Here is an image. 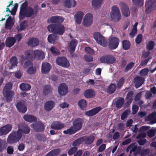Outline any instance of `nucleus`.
Listing matches in <instances>:
<instances>
[{"mask_svg": "<svg viewBox=\"0 0 156 156\" xmlns=\"http://www.w3.org/2000/svg\"><path fill=\"white\" fill-rule=\"evenodd\" d=\"M155 45L154 42L152 41H150L146 45V48L149 51H151L153 49Z\"/></svg>", "mask_w": 156, "mask_h": 156, "instance_id": "obj_47", "label": "nucleus"}, {"mask_svg": "<svg viewBox=\"0 0 156 156\" xmlns=\"http://www.w3.org/2000/svg\"><path fill=\"white\" fill-rule=\"evenodd\" d=\"M23 118L26 121L31 122L37 121V119L35 117L30 115H25Z\"/></svg>", "mask_w": 156, "mask_h": 156, "instance_id": "obj_33", "label": "nucleus"}, {"mask_svg": "<svg viewBox=\"0 0 156 156\" xmlns=\"http://www.w3.org/2000/svg\"><path fill=\"white\" fill-rule=\"evenodd\" d=\"M12 20L11 16H9L7 19L5 24V27L8 28V27L12 26Z\"/></svg>", "mask_w": 156, "mask_h": 156, "instance_id": "obj_55", "label": "nucleus"}, {"mask_svg": "<svg viewBox=\"0 0 156 156\" xmlns=\"http://www.w3.org/2000/svg\"><path fill=\"white\" fill-rule=\"evenodd\" d=\"M34 60L36 58L43 59L45 57L44 52L41 51L36 50H34Z\"/></svg>", "mask_w": 156, "mask_h": 156, "instance_id": "obj_28", "label": "nucleus"}, {"mask_svg": "<svg viewBox=\"0 0 156 156\" xmlns=\"http://www.w3.org/2000/svg\"><path fill=\"white\" fill-rule=\"evenodd\" d=\"M77 148L76 147H73L69 150L68 154L69 156H72L77 151Z\"/></svg>", "mask_w": 156, "mask_h": 156, "instance_id": "obj_51", "label": "nucleus"}, {"mask_svg": "<svg viewBox=\"0 0 156 156\" xmlns=\"http://www.w3.org/2000/svg\"><path fill=\"white\" fill-rule=\"evenodd\" d=\"M31 127L35 131L37 132L43 131L45 129L44 125L41 122L39 121L33 124Z\"/></svg>", "mask_w": 156, "mask_h": 156, "instance_id": "obj_13", "label": "nucleus"}, {"mask_svg": "<svg viewBox=\"0 0 156 156\" xmlns=\"http://www.w3.org/2000/svg\"><path fill=\"white\" fill-rule=\"evenodd\" d=\"M95 95L94 91L91 89L86 90L84 93V96L88 98H91Z\"/></svg>", "mask_w": 156, "mask_h": 156, "instance_id": "obj_36", "label": "nucleus"}, {"mask_svg": "<svg viewBox=\"0 0 156 156\" xmlns=\"http://www.w3.org/2000/svg\"><path fill=\"white\" fill-rule=\"evenodd\" d=\"M61 24H51L48 26L47 29L50 32L53 33L56 35H62L65 31V28Z\"/></svg>", "mask_w": 156, "mask_h": 156, "instance_id": "obj_4", "label": "nucleus"}, {"mask_svg": "<svg viewBox=\"0 0 156 156\" xmlns=\"http://www.w3.org/2000/svg\"><path fill=\"white\" fill-rule=\"evenodd\" d=\"M56 62L58 65L65 68H68L70 66L69 62L64 57H58L56 59Z\"/></svg>", "mask_w": 156, "mask_h": 156, "instance_id": "obj_9", "label": "nucleus"}, {"mask_svg": "<svg viewBox=\"0 0 156 156\" xmlns=\"http://www.w3.org/2000/svg\"><path fill=\"white\" fill-rule=\"evenodd\" d=\"M133 3L136 6H141L144 4L143 0H132Z\"/></svg>", "mask_w": 156, "mask_h": 156, "instance_id": "obj_49", "label": "nucleus"}, {"mask_svg": "<svg viewBox=\"0 0 156 156\" xmlns=\"http://www.w3.org/2000/svg\"><path fill=\"white\" fill-rule=\"evenodd\" d=\"M156 133V129H150L147 132V136L150 137H152L154 136Z\"/></svg>", "mask_w": 156, "mask_h": 156, "instance_id": "obj_54", "label": "nucleus"}, {"mask_svg": "<svg viewBox=\"0 0 156 156\" xmlns=\"http://www.w3.org/2000/svg\"><path fill=\"white\" fill-rule=\"evenodd\" d=\"M103 0H92V5L94 8L101 7V2Z\"/></svg>", "mask_w": 156, "mask_h": 156, "instance_id": "obj_42", "label": "nucleus"}, {"mask_svg": "<svg viewBox=\"0 0 156 156\" xmlns=\"http://www.w3.org/2000/svg\"><path fill=\"white\" fill-rule=\"evenodd\" d=\"M124 78L123 77L121 78L117 83V87L118 88H121L123 85V83L125 81Z\"/></svg>", "mask_w": 156, "mask_h": 156, "instance_id": "obj_52", "label": "nucleus"}, {"mask_svg": "<svg viewBox=\"0 0 156 156\" xmlns=\"http://www.w3.org/2000/svg\"><path fill=\"white\" fill-rule=\"evenodd\" d=\"M61 149L60 148H57L51 151L48 153L46 156H57L60 153Z\"/></svg>", "mask_w": 156, "mask_h": 156, "instance_id": "obj_34", "label": "nucleus"}, {"mask_svg": "<svg viewBox=\"0 0 156 156\" xmlns=\"http://www.w3.org/2000/svg\"><path fill=\"white\" fill-rule=\"evenodd\" d=\"M53 88L51 86L49 85H45L43 87V92L45 95L52 93Z\"/></svg>", "mask_w": 156, "mask_h": 156, "instance_id": "obj_32", "label": "nucleus"}, {"mask_svg": "<svg viewBox=\"0 0 156 156\" xmlns=\"http://www.w3.org/2000/svg\"><path fill=\"white\" fill-rule=\"evenodd\" d=\"M130 111L129 110H126L122 114L121 117V119L122 120H124L126 119L128 115L129 114Z\"/></svg>", "mask_w": 156, "mask_h": 156, "instance_id": "obj_53", "label": "nucleus"}, {"mask_svg": "<svg viewBox=\"0 0 156 156\" xmlns=\"http://www.w3.org/2000/svg\"><path fill=\"white\" fill-rule=\"evenodd\" d=\"M27 73L30 74H34L36 72V68L35 67L30 66L27 69Z\"/></svg>", "mask_w": 156, "mask_h": 156, "instance_id": "obj_48", "label": "nucleus"}, {"mask_svg": "<svg viewBox=\"0 0 156 156\" xmlns=\"http://www.w3.org/2000/svg\"><path fill=\"white\" fill-rule=\"evenodd\" d=\"M28 3L27 1L23 3L20 7L19 14L20 20H22L25 17H35L37 15L40 9L39 6L37 4L34 6V9L30 7H28Z\"/></svg>", "mask_w": 156, "mask_h": 156, "instance_id": "obj_2", "label": "nucleus"}, {"mask_svg": "<svg viewBox=\"0 0 156 156\" xmlns=\"http://www.w3.org/2000/svg\"><path fill=\"white\" fill-rule=\"evenodd\" d=\"M10 62L11 64V66L10 69H12L13 68L17 66V59L16 57L13 56L10 59Z\"/></svg>", "mask_w": 156, "mask_h": 156, "instance_id": "obj_39", "label": "nucleus"}, {"mask_svg": "<svg viewBox=\"0 0 156 156\" xmlns=\"http://www.w3.org/2000/svg\"><path fill=\"white\" fill-rule=\"evenodd\" d=\"M7 153L9 154H12L14 151L13 147L12 146H9L7 149Z\"/></svg>", "mask_w": 156, "mask_h": 156, "instance_id": "obj_61", "label": "nucleus"}, {"mask_svg": "<svg viewBox=\"0 0 156 156\" xmlns=\"http://www.w3.org/2000/svg\"><path fill=\"white\" fill-rule=\"evenodd\" d=\"M116 86L115 84L111 83L108 87L107 90V93L112 94L114 93L116 89Z\"/></svg>", "mask_w": 156, "mask_h": 156, "instance_id": "obj_37", "label": "nucleus"}, {"mask_svg": "<svg viewBox=\"0 0 156 156\" xmlns=\"http://www.w3.org/2000/svg\"><path fill=\"white\" fill-rule=\"evenodd\" d=\"M16 107L19 112L23 113H25L27 110V107L23 103L21 102H18L17 103Z\"/></svg>", "mask_w": 156, "mask_h": 156, "instance_id": "obj_22", "label": "nucleus"}, {"mask_svg": "<svg viewBox=\"0 0 156 156\" xmlns=\"http://www.w3.org/2000/svg\"><path fill=\"white\" fill-rule=\"evenodd\" d=\"M119 42V41L118 38L112 37L109 41L108 46L111 50L115 49L118 47Z\"/></svg>", "mask_w": 156, "mask_h": 156, "instance_id": "obj_11", "label": "nucleus"}, {"mask_svg": "<svg viewBox=\"0 0 156 156\" xmlns=\"http://www.w3.org/2000/svg\"><path fill=\"white\" fill-rule=\"evenodd\" d=\"M134 65V63L133 62H131L128 63L124 69V72H128L129 70L131 69Z\"/></svg>", "mask_w": 156, "mask_h": 156, "instance_id": "obj_50", "label": "nucleus"}, {"mask_svg": "<svg viewBox=\"0 0 156 156\" xmlns=\"http://www.w3.org/2000/svg\"><path fill=\"white\" fill-rule=\"evenodd\" d=\"M142 40V35L141 34H138L135 39L136 44H139L141 42Z\"/></svg>", "mask_w": 156, "mask_h": 156, "instance_id": "obj_56", "label": "nucleus"}, {"mask_svg": "<svg viewBox=\"0 0 156 156\" xmlns=\"http://www.w3.org/2000/svg\"><path fill=\"white\" fill-rule=\"evenodd\" d=\"M83 141L87 144H90L92 143L94 141L95 137L93 135H90L89 136L86 137H83Z\"/></svg>", "mask_w": 156, "mask_h": 156, "instance_id": "obj_35", "label": "nucleus"}, {"mask_svg": "<svg viewBox=\"0 0 156 156\" xmlns=\"http://www.w3.org/2000/svg\"><path fill=\"white\" fill-rule=\"evenodd\" d=\"M116 60L115 57L112 55H105L101 57L100 61L101 63L112 64Z\"/></svg>", "mask_w": 156, "mask_h": 156, "instance_id": "obj_10", "label": "nucleus"}, {"mask_svg": "<svg viewBox=\"0 0 156 156\" xmlns=\"http://www.w3.org/2000/svg\"><path fill=\"white\" fill-rule=\"evenodd\" d=\"M124 102V99L122 98H120L118 99L116 103V106L117 108H121Z\"/></svg>", "mask_w": 156, "mask_h": 156, "instance_id": "obj_41", "label": "nucleus"}, {"mask_svg": "<svg viewBox=\"0 0 156 156\" xmlns=\"http://www.w3.org/2000/svg\"><path fill=\"white\" fill-rule=\"evenodd\" d=\"M150 151L148 149H146L144 150H142L141 152V155L142 156H145L149 153Z\"/></svg>", "mask_w": 156, "mask_h": 156, "instance_id": "obj_63", "label": "nucleus"}, {"mask_svg": "<svg viewBox=\"0 0 156 156\" xmlns=\"http://www.w3.org/2000/svg\"><path fill=\"white\" fill-rule=\"evenodd\" d=\"M64 20L63 18L60 16H51L48 20V23H57V24L62 23Z\"/></svg>", "mask_w": 156, "mask_h": 156, "instance_id": "obj_15", "label": "nucleus"}, {"mask_svg": "<svg viewBox=\"0 0 156 156\" xmlns=\"http://www.w3.org/2000/svg\"><path fill=\"white\" fill-rule=\"evenodd\" d=\"M83 140V137L80 138L73 142L72 144V146L74 147H76V146L81 144Z\"/></svg>", "mask_w": 156, "mask_h": 156, "instance_id": "obj_46", "label": "nucleus"}, {"mask_svg": "<svg viewBox=\"0 0 156 156\" xmlns=\"http://www.w3.org/2000/svg\"><path fill=\"white\" fill-rule=\"evenodd\" d=\"M18 129L16 131H12L10 133L7 140L8 143L14 144L19 141L22 136V133L28 134L30 131V128L26 124L20 123L18 125Z\"/></svg>", "mask_w": 156, "mask_h": 156, "instance_id": "obj_1", "label": "nucleus"}, {"mask_svg": "<svg viewBox=\"0 0 156 156\" xmlns=\"http://www.w3.org/2000/svg\"><path fill=\"white\" fill-rule=\"evenodd\" d=\"M85 50L90 54L92 55L94 53V50L89 47L85 48Z\"/></svg>", "mask_w": 156, "mask_h": 156, "instance_id": "obj_64", "label": "nucleus"}, {"mask_svg": "<svg viewBox=\"0 0 156 156\" xmlns=\"http://www.w3.org/2000/svg\"><path fill=\"white\" fill-rule=\"evenodd\" d=\"M68 88L65 83H61L59 86L58 91L59 94L61 95H66L68 92Z\"/></svg>", "mask_w": 156, "mask_h": 156, "instance_id": "obj_17", "label": "nucleus"}, {"mask_svg": "<svg viewBox=\"0 0 156 156\" xmlns=\"http://www.w3.org/2000/svg\"><path fill=\"white\" fill-rule=\"evenodd\" d=\"M24 55L28 60L31 61L34 60V50H29L25 51Z\"/></svg>", "mask_w": 156, "mask_h": 156, "instance_id": "obj_26", "label": "nucleus"}, {"mask_svg": "<svg viewBox=\"0 0 156 156\" xmlns=\"http://www.w3.org/2000/svg\"><path fill=\"white\" fill-rule=\"evenodd\" d=\"M64 5L68 8L74 7L76 4L75 0H65L63 3Z\"/></svg>", "mask_w": 156, "mask_h": 156, "instance_id": "obj_31", "label": "nucleus"}, {"mask_svg": "<svg viewBox=\"0 0 156 156\" xmlns=\"http://www.w3.org/2000/svg\"><path fill=\"white\" fill-rule=\"evenodd\" d=\"M84 120L83 118H78L73 122V126L66 130H64L63 133L65 134L72 135L80 130L82 127Z\"/></svg>", "mask_w": 156, "mask_h": 156, "instance_id": "obj_3", "label": "nucleus"}, {"mask_svg": "<svg viewBox=\"0 0 156 156\" xmlns=\"http://www.w3.org/2000/svg\"><path fill=\"white\" fill-rule=\"evenodd\" d=\"M12 87V85L11 83H7L3 89V94L6 97L7 102H10L12 100V97L14 95V93L11 90Z\"/></svg>", "mask_w": 156, "mask_h": 156, "instance_id": "obj_5", "label": "nucleus"}, {"mask_svg": "<svg viewBox=\"0 0 156 156\" xmlns=\"http://www.w3.org/2000/svg\"><path fill=\"white\" fill-rule=\"evenodd\" d=\"M102 109L101 106L97 107L85 112V115L88 116H91L95 115Z\"/></svg>", "mask_w": 156, "mask_h": 156, "instance_id": "obj_19", "label": "nucleus"}, {"mask_svg": "<svg viewBox=\"0 0 156 156\" xmlns=\"http://www.w3.org/2000/svg\"><path fill=\"white\" fill-rule=\"evenodd\" d=\"M59 37L55 34H49L48 37V41L51 44H55L58 42Z\"/></svg>", "mask_w": 156, "mask_h": 156, "instance_id": "obj_25", "label": "nucleus"}, {"mask_svg": "<svg viewBox=\"0 0 156 156\" xmlns=\"http://www.w3.org/2000/svg\"><path fill=\"white\" fill-rule=\"evenodd\" d=\"M50 51L53 54L55 55H57L59 54L57 49L54 47L52 46L51 47Z\"/></svg>", "mask_w": 156, "mask_h": 156, "instance_id": "obj_59", "label": "nucleus"}, {"mask_svg": "<svg viewBox=\"0 0 156 156\" xmlns=\"http://www.w3.org/2000/svg\"><path fill=\"white\" fill-rule=\"evenodd\" d=\"M55 105V104L53 101H47L44 104V108L46 111H49L54 108Z\"/></svg>", "mask_w": 156, "mask_h": 156, "instance_id": "obj_21", "label": "nucleus"}, {"mask_svg": "<svg viewBox=\"0 0 156 156\" xmlns=\"http://www.w3.org/2000/svg\"><path fill=\"white\" fill-rule=\"evenodd\" d=\"M7 146V143L3 140L0 139V152L5 149Z\"/></svg>", "mask_w": 156, "mask_h": 156, "instance_id": "obj_44", "label": "nucleus"}, {"mask_svg": "<svg viewBox=\"0 0 156 156\" xmlns=\"http://www.w3.org/2000/svg\"><path fill=\"white\" fill-rule=\"evenodd\" d=\"M16 42V39L14 37H9L6 40V46L7 47L10 48Z\"/></svg>", "mask_w": 156, "mask_h": 156, "instance_id": "obj_29", "label": "nucleus"}, {"mask_svg": "<svg viewBox=\"0 0 156 156\" xmlns=\"http://www.w3.org/2000/svg\"><path fill=\"white\" fill-rule=\"evenodd\" d=\"M148 72L149 70L147 68H145L142 69L140 71V75L141 76H146L148 73Z\"/></svg>", "mask_w": 156, "mask_h": 156, "instance_id": "obj_57", "label": "nucleus"}, {"mask_svg": "<svg viewBox=\"0 0 156 156\" xmlns=\"http://www.w3.org/2000/svg\"><path fill=\"white\" fill-rule=\"evenodd\" d=\"M51 65L47 62H44L42 64L41 72L44 74L48 73L51 68Z\"/></svg>", "mask_w": 156, "mask_h": 156, "instance_id": "obj_18", "label": "nucleus"}, {"mask_svg": "<svg viewBox=\"0 0 156 156\" xmlns=\"http://www.w3.org/2000/svg\"><path fill=\"white\" fill-rule=\"evenodd\" d=\"M134 81L135 87L136 88H138L141 86L144 83V79L143 78L138 76L134 78Z\"/></svg>", "mask_w": 156, "mask_h": 156, "instance_id": "obj_24", "label": "nucleus"}, {"mask_svg": "<svg viewBox=\"0 0 156 156\" xmlns=\"http://www.w3.org/2000/svg\"><path fill=\"white\" fill-rule=\"evenodd\" d=\"M139 109L138 107L136 105H134L132 107V114H135L137 112Z\"/></svg>", "mask_w": 156, "mask_h": 156, "instance_id": "obj_62", "label": "nucleus"}, {"mask_svg": "<svg viewBox=\"0 0 156 156\" xmlns=\"http://www.w3.org/2000/svg\"><path fill=\"white\" fill-rule=\"evenodd\" d=\"M145 12L147 14L156 9V0H148L145 3Z\"/></svg>", "mask_w": 156, "mask_h": 156, "instance_id": "obj_8", "label": "nucleus"}, {"mask_svg": "<svg viewBox=\"0 0 156 156\" xmlns=\"http://www.w3.org/2000/svg\"><path fill=\"white\" fill-rule=\"evenodd\" d=\"M28 22L27 20H24L20 24V27L18 29L19 31L23 30L26 29L28 26Z\"/></svg>", "mask_w": 156, "mask_h": 156, "instance_id": "obj_43", "label": "nucleus"}, {"mask_svg": "<svg viewBox=\"0 0 156 156\" xmlns=\"http://www.w3.org/2000/svg\"><path fill=\"white\" fill-rule=\"evenodd\" d=\"M84 59L88 62H91L93 60V58L90 55H85L84 56Z\"/></svg>", "mask_w": 156, "mask_h": 156, "instance_id": "obj_60", "label": "nucleus"}, {"mask_svg": "<svg viewBox=\"0 0 156 156\" xmlns=\"http://www.w3.org/2000/svg\"><path fill=\"white\" fill-rule=\"evenodd\" d=\"M77 43L78 42L76 40L74 39L71 40L69 49V51L70 53H73L75 51Z\"/></svg>", "mask_w": 156, "mask_h": 156, "instance_id": "obj_30", "label": "nucleus"}, {"mask_svg": "<svg viewBox=\"0 0 156 156\" xmlns=\"http://www.w3.org/2000/svg\"><path fill=\"white\" fill-rule=\"evenodd\" d=\"M64 126V124L58 121L53 122L52 123L51 126L52 129L58 130L62 129Z\"/></svg>", "mask_w": 156, "mask_h": 156, "instance_id": "obj_20", "label": "nucleus"}, {"mask_svg": "<svg viewBox=\"0 0 156 156\" xmlns=\"http://www.w3.org/2000/svg\"><path fill=\"white\" fill-rule=\"evenodd\" d=\"M122 47L125 50H128L130 47V44L128 40H124L122 41Z\"/></svg>", "mask_w": 156, "mask_h": 156, "instance_id": "obj_45", "label": "nucleus"}, {"mask_svg": "<svg viewBox=\"0 0 156 156\" xmlns=\"http://www.w3.org/2000/svg\"><path fill=\"white\" fill-rule=\"evenodd\" d=\"M120 5L122 15L126 17L129 16L130 15V11L126 4L123 2H121Z\"/></svg>", "mask_w": 156, "mask_h": 156, "instance_id": "obj_16", "label": "nucleus"}, {"mask_svg": "<svg viewBox=\"0 0 156 156\" xmlns=\"http://www.w3.org/2000/svg\"><path fill=\"white\" fill-rule=\"evenodd\" d=\"M93 16L91 13H88L86 14L83 22L84 26L88 27L90 26L93 22Z\"/></svg>", "mask_w": 156, "mask_h": 156, "instance_id": "obj_12", "label": "nucleus"}, {"mask_svg": "<svg viewBox=\"0 0 156 156\" xmlns=\"http://www.w3.org/2000/svg\"><path fill=\"white\" fill-rule=\"evenodd\" d=\"M84 15V13L82 11L77 12L74 15V18L76 23L78 24L81 23Z\"/></svg>", "mask_w": 156, "mask_h": 156, "instance_id": "obj_23", "label": "nucleus"}, {"mask_svg": "<svg viewBox=\"0 0 156 156\" xmlns=\"http://www.w3.org/2000/svg\"><path fill=\"white\" fill-rule=\"evenodd\" d=\"M35 137L38 140L41 141L44 140V136L43 134L37 133L35 135Z\"/></svg>", "mask_w": 156, "mask_h": 156, "instance_id": "obj_58", "label": "nucleus"}, {"mask_svg": "<svg viewBox=\"0 0 156 156\" xmlns=\"http://www.w3.org/2000/svg\"><path fill=\"white\" fill-rule=\"evenodd\" d=\"M12 128V126L10 124L2 127L0 128V136L7 135L11 131Z\"/></svg>", "mask_w": 156, "mask_h": 156, "instance_id": "obj_14", "label": "nucleus"}, {"mask_svg": "<svg viewBox=\"0 0 156 156\" xmlns=\"http://www.w3.org/2000/svg\"><path fill=\"white\" fill-rule=\"evenodd\" d=\"M39 41L37 38L32 37L30 39L27 43V44L30 46L33 47L38 46Z\"/></svg>", "mask_w": 156, "mask_h": 156, "instance_id": "obj_27", "label": "nucleus"}, {"mask_svg": "<svg viewBox=\"0 0 156 156\" xmlns=\"http://www.w3.org/2000/svg\"><path fill=\"white\" fill-rule=\"evenodd\" d=\"M110 16L112 20L115 22H118L121 18V14L119 8L115 6H113Z\"/></svg>", "mask_w": 156, "mask_h": 156, "instance_id": "obj_6", "label": "nucleus"}, {"mask_svg": "<svg viewBox=\"0 0 156 156\" xmlns=\"http://www.w3.org/2000/svg\"><path fill=\"white\" fill-rule=\"evenodd\" d=\"M78 105L81 109L84 110L87 107V102L85 100L81 99L79 101Z\"/></svg>", "mask_w": 156, "mask_h": 156, "instance_id": "obj_40", "label": "nucleus"}, {"mask_svg": "<svg viewBox=\"0 0 156 156\" xmlns=\"http://www.w3.org/2000/svg\"><path fill=\"white\" fill-rule=\"evenodd\" d=\"M20 88L22 90L27 91L30 89L31 86L29 84L23 83L20 85Z\"/></svg>", "mask_w": 156, "mask_h": 156, "instance_id": "obj_38", "label": "nucleus"}, {"mask_svg": "<svg viewBox=\"0 0 156 156\" xmlns=\"http://www.w3.org/2000/svg\"><path fill=\"white\" fill-rule=\"evenodd\" d=\"M93 35L94 38L98 44L104 47L107 45V41L100 33L95 32L94 33Z\"/></svg>", "mask_w": 156, "mask_h": 156, "instance_id": "obj_7", "label": "nucleus"}]
</instances>
